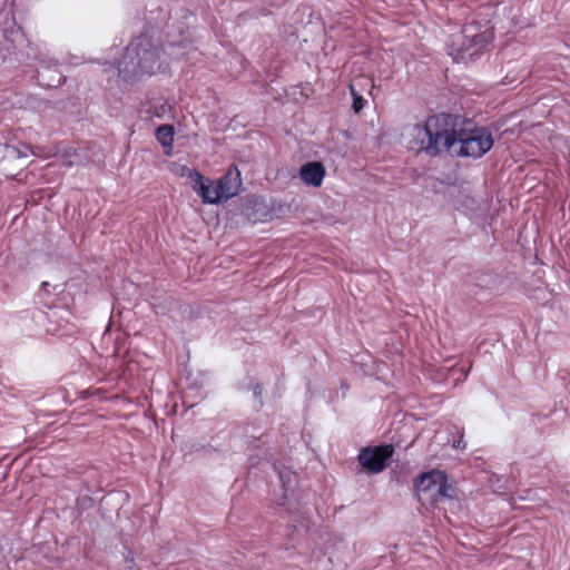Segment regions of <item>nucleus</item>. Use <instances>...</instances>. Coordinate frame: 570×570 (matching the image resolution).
I'll return each mask as SVG.
<instances>
[{
  "instance_id": "19",
  "label": "nucleus",
  "mask_w": 570,
  "mask_h": 570,
  "mask_svg": "<svg viewBox=\"0 0 570 570\" xmlns=\"http://www.w3.org/2000/svg\"><path fill=\"white\" fill-rule=\"evenodd\" d=\"M58 83H61V76H59L58 80H57Z\"/></svg>"
},
{
  "instance_id": "14",
  "label": "nucleus",
  "mask_w": 570,
  "mask_h": 570,
  "mask_svg": "<svg viewBox=\"0 0 570 570\" xmlns=\"http://www.w3.org/2000/svg\"><path fill=\"white\" fill-rule=\"evenodd\" d=\"M452 446L454 449H460V450L465 449V443L463 442V433H462V431L459 432V439L453 441Z\"/></svg>"
},
{
  "instance_id": "2",
  "label": "nucleus",
  "mask_w": 570,
  "mask_h": 570,
  "mask_svg": "<svg viewBox=\"0 0 570 570\" xmlns=\"http://www.w3.org/2000/svg\"><path fill=\"white\" fill-rule=\"evenodd\" d=\"M163 63L159 50L150 37L141 35L129 42L122 57L116 61V68L119 77L134 81L160 71Z\"/></svg>"
},
{
  "instance_id": "9",
  "label": "nucleus",
  "mask_w": 570,
  "mask_h": 570,
  "mask_svg": "<svg viewBox=\"0 0 570 570\" xmlns=\"http://www.w3.org/2000/svg\"><path fill=\"white\" fill-rule=\"evenodd\" d=\"M175 130L171 125H161L156 130V138L164 147H171Z\"/></svg>"
},
{
  "instance_id": "13",
  "label": "nucleus",
  "mask_w": 570,
  "mask_h": 570,
  "mask_svg": "<svg viewBox=\"0 0 570 570\" xmlns=\"http://www.w3.org/2000/svg\"><path fill=\"white\" fill-rule=\"evenodd\" d=\"M11 153H16L18 157H28L29 155H36V156H40V151L39 149H35L33 147L29 146V145H24L22 144L20 147H12L11 148Z\"/></svg>"
},
{
  "instance_id": "17",
  "label": "nucleus",
  "mask_w": 570,
  "mask_h": 570,
  "mask_svg": "<svg viewBox=\"0 0 570 570\" xmlns=\"http://www.w3.org/2000/svg\"><path fill=\"white\" fill-rule=\"evenodd\" d=\"M454 371H459L461 372L463 379H465L468 376V370L464 367V366H461V367H458V368H454Z\"/></svg>"
},
{
  "instance_id": "15",
  "label": "nucleus",
  "mask_w": 570,
  "mask_h": 570,
  "mask_svg": "<svg viewBox=\"0 0 570 570\" xmlns=\"http://www.w3.org/2000/svg\"><path fill=\"white\" fill-rule=\"evenodd\" d=\"M125 562H126V564H127V568H128V569H130V570H131V569L134 568L135 563H134V557H132V553H131V552H129V553L126 556V558H125Z\"/></svg>"
},
{
  "instance_id": "8",
  "label": "nucleus",
  "mask_w": 570,
  "mask_h": 570,
  "mask_svg": "<svg viewBox=\"0 0 570 570\" xmlns=\"http://www.w3.org/2000/svg\"><path fill=\"white\" fill-rule=\"evenodd\" d=\"M325 174V167L320 161H308L299 168L302 181L312 187H320L324 180Z\"/></svg>"
},
{
  "instance_id": "16",
  "label": "nucleus",
  "mask_w": 570,
  "mask_h": 570,
  "mask_svg": "<svg viewBox=\"0 0 570 570\" xmlns=\"http://www.w3.org/2000/svg\"><path fill=\"white\" fill-rule=\"evenodd\" d=\"M193 169H189L187 166H180L179 167V170L177 171V174H179L180 176H187L189 178V173Z\"/></svg>"
},
{
  "instance_id": "12",
  "label": "nucleus",
  "mask_w": 570,
  "mask_h": 570,
  "mask_svg": "<svg viewBox=\"0 0 570 570\" xmlns=\"http://www.w3.org/2000/svg\"><path fill=\"white\" fill-rule=\"evenodd\" d=\"M350 91L353 97L352 108L357 114L364 108L366 100L357 94L353 85H350Z\"/></svg>"
},
{
  "instance_id": "1",
  "label": "nucleus",
  "mask_w": 570,
  "mask_h": 570,
  "mask_svg": "<svg viewBox=\"0 0 570 570\" xmlns=\"http://www.w3.org/2000/svg\"><path fill=\"white\" fill-rule=\"evenodd\" d=\"M411 136V149L430 157L449 151L459 144V156L480 158L493 146L492 136L487 129L478 128L470 119L451 114L429 117L424 124L412 128Z\"/></svg>"
},
{
  "instance_id": "7",
  "label": "nucleus",
  "mask_w": 570,
  "mask_h": 570,
  "mask_svg": "<svg viewBox=\"0 0 570 570\" xmlns=\"http://www.w3.org/2000/svg\"><path fill=\"white\" fill-rule=\"evenodd\" d=\"M3 38L7 42L11 45L13 49L21 48L24 45L28 47L27 56L33 60H39L41 68L51 69L52 67H57V60L50 58L46 55H42L38 47H33L24 37L22 29L18 27L16 23H12L10 28L3 30Z\"/></svg>"
},
{
  "instance_id": "11",
  "label": "nucleus",
  "mask_w": 570,
  "mask_h": 570,
  "mask_svg": "<svg viewBox=\"0 0 570 570\" xmlns=\"http://www.w3.org/2000/svg\"><path fill=\"white\" fill-rule=\"evenodd\" d=\"M279 480L282 482L283 489H284V498H286L287 491L291 490V484L296 479V474L292 471H279Z\"/></svg>"
},
{
  "instance_id": "18",
  "label": "nucleus",
  "mask_w": 570,
  "mask_h": 570,
  "mask_svg": "<svg viewBox=\"0 0 570 570\" xmlns=\"http://www.w3.org/2000/svg\"><path fill=\"white\" fill-rule=\"evenodd\" d=\"M253 392H254V394H255L256 396L261 395V394H262V386H261V385H258V384H256V385L254 386Z\"/></svg>"
},
{
  "instance_id": "5",
  "label": "nucleus",
  "mask_w": 570,
  "mask_h": 570,
  "mask_svg": "<svg viewBox=\"0 0 570 570\" xmlns=\"http://www.w3.org/2000/svg\"><path fill=\"white\" fill-rule=\"evenodd\" d=\"M415 494L423 505H433L444 499L452 498L450 491L452 488L446 483V476L443 472L431 471L422 474L415 481Z\"/></svg>"
},
{
  "instance_id": "10",
  "label": "nucleus",
  "mask_w": 570,
  "mask_h": 570,
  "mask_svg": "<svg viewBox=\"0 0 570 570\" xmlns=\"http://www.w3.org/2000/svg\"><path fill=\"white\" fill-rule=\"evenodd\" d=\"M187 43L181 41L179 43L170 42L165 50H169L168 55L179 59L186 55Z\"/></svg>"
},
{
  "instance_id": "4",
  "label": "nucleus",
  "mask_w": 570,
  "mask_h": 570,
  "mask_svg": "<svg viewBox=\"0 0 570 570\" xmlns=\"http://www.w3.org/2000/svg\"><path fill=\"white\" fill-rule=\"evenodd\" d=\"M491 40V35L474 32L472 27H465L462 35L450 47V55L455 62H468L479 57Z\"/></svg>"
},
{
  "instance_id": "6",
  "label": "nucleus",
  "mask_w": 570,
  "mask_h": 570,
  "mask_svg": "<svg viewBox=\"0 0 570 570\" xmlns=\"http://www.w3.org/2000/svg\"><path fill=\"white\" fill-rule=\"evenodd\" d=\"M394 448L391 444L370 445L358 453V462L370 473H380L393 456Z\"/></svg>"
},
{
  "instance_id": "3",
  "label": "nucleus",
  "mask_w": 570,
  "mask_h": 570,
  "mask_svg": "<svg viewBox=\"0 0 570 570\" xmlns=\"http://www.w3.org/2000/svg\"><path fill=\"white\" fill-rule=\"evenodd\" d=\"M189 180L193 190L202 198L203 203L212 205H218L235 197L243 185L240 171L236 165L229 166L215 184L195 168L189 173Z\"/></svg>"
}]
</instances>
